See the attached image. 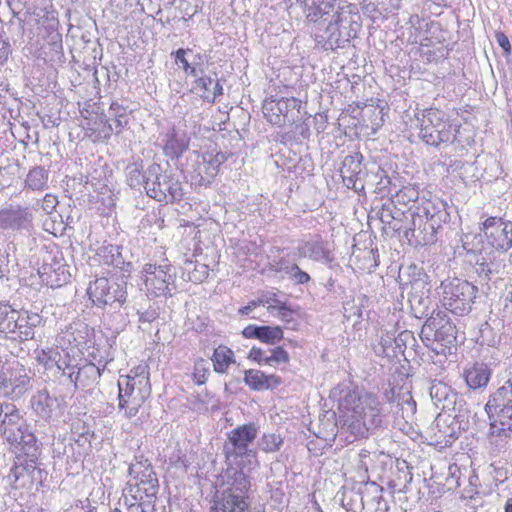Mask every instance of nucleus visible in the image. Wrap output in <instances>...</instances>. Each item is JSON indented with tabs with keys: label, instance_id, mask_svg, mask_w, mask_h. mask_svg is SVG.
Masks as SVG:
<instances>
[{
	"label": "nucleus",
	"instance_id": "obj_1",
	"mask_svg": "<svg viewBox=\"0 0 512 512\" xmlns=\"http://www.w3.org/2000/svg\"><path fill=\"white\" fill-rule=\"evenodd\" d=\"M338 403L343 426L357 438H366L370 431L381 426L382 414L378 398L370 393L361 394L350 384L335 386L329 395Z\"/></svg>",
	"mask_w": 512,
	"mask_h": 512
},
{
	"label": "nucleus",
	"instance_id": "obj_2",
	"mask_svg": "<svg viewBox=\"0 0 512 512\" xmlns=\"http://www.w3.org/2000/svg\"><path fill=\"white\" fill-rule=\"evenodd\" d=\"M228 467L222 482L216 489L210 512H253L251 509V477L244 472L241 463Z\"/></svg>",
	"mask_w": 512,
	"mask_h": 512
},
{
	"label": "nucleus",
	"instance_id": "obj_3",
	"mask_svg": "<svg viewBox=\"0 0 512 512\" xmlns=\"http://www.w3.org/2000/svg\"><path fill=\"white\" fill-rule=\"evenodd\" d=\"M118 408L125 418L136 416L139 409L151 394L149 372L146 367L138 366L118 380Z\"/></svg>",
	"mask_w": 512,
	"mask_h": 512
},
{
	"label": "nucleus",
	"instance_id": "obj_4",
	"mask_svg": "<svg viewBox=\"0 0 512 512\" xmlns=\"http://www.w3.org/2000/svg\"><path fill=\"white\" fill-rule=\"evenodd\" d=\"M492 435L512 436V377L490 394L485 404Z\"/></svg>",
	"mask_w": 512,
	"mask_h": 512
},
{
	"label": "nucleus",
	"instance_id": "obj_5",
	"mask_svg": "<svg viewBox=\"0 0 512 512\" xmlns=\"http://www.w3.org/2000/svg\"><path fill=\"white\" fill-rule=\"evenodd\" d=\"M417 114V119L421 122L420 137L430 146L438 147L441 144L459 142V129H454L452 123L446 117V114L435 108L424 109Z\"/></svg>",
	"mask_w": 512,
	"mask_h": 512
},
{
	"label": "nucleus",
	"instance_id": "obj_6",
	"mask_svg": "<svg viewBox=\"0 0 512 512\" xmlns=\"http://www.w3.org/2000/svg\"><path fill=\"white\" fill-rule=\"evenodd\" d=\"M87 294L92 303L99 308L108 307L116 311L120 309L127 300L128 287L124 276L119 278H96L90 282Z\"/></svg>",
	"mask_w": 512,
	"mask_h": 512
},
{
	"label": "nucleus",
	"instance_id": "obj_7",
	"mask_svg": "<svg viewBox=\"0 0 512 512\" xmlns=\"http://www.w3.org/2000/svg\"><path fill=\"white\" fill-rule=\"evenodd\" d=\"M144 188L158 202L174 203L183 198L182 185L171 174L163 173L159 164H151L143 174Z\"/></svg>",
	"mask_w": 512,
	"mask_h": 512
},
{
	"label": "nucleus",
	"instance_id": "obj_8",
	"mask_svg": "<svg viewBox=\"0 0 512 512\" xmlns=\"http://www.w3.org/2000/svg\"><path fill=\"white\" fill-rule=\"evenodd\" d=\"M447 202L439 197H431L423 200L421 213L426 214L420 231L413 237L412 243L416 246L432 245L437 241V233L443 224L450 221V213L447 210Z\"/></svg>",
	"mask_w": 512,
	"mask_h": 512
},
{
	"label": "nucleus",
	"instance_id": "obj_9",
	"mask_svg": "<svg viewBox=\"0 0 512 512\" xmlns=\"http://www.w3.org/2000/svg\"><path fill=\"white\" fill-rule=\"evenodd\" d=\"M259 426L253 422L239 425L227 434V442L224 444L223 453L227 461L245 459L249 465L258 466L257 452L250 448V444L256 439Z\"/></svg>",
	"mask_w": 512,
	"mask_h": 512
},
{
	"label": "nucleus",
	"instance_id": "obj_10",
	"mask_svg": "<svg viewBox=\"0 0 512 512\" xmlns=\"http://www.w3.org/2000/svg\"><path fill=\"white\" fill-rule=\"evenodd\" d=\"M443 305L453 314L463 316L472 309L478 288L472 283L459 278L446 279L441 282Z\"/></svg>",
	"mask_w": 512,
	"mask_h": 512
},
{
	"label": "nucleus",
	"instance_id": "obj_11",
	"mask_svg": "<svg viewBox=\"0 0 512 512\" xmlns=\"http://www.w3.org/2000/svg\"><path fill=\"white\" fill-rule=\"evenodd\" d=\"M421 338L424 342L433 341L437 346L432 349L437 354L445 353L456 346L457 329L444 312H433L422 326Z\"/></svg>",
	"mask_w": 512,
	"mask_h": 512
},
{
	"label": "nucleus",
	"instance_id": "obj_12",
	"mask_svg": "<svg viewBox=\"0 0 512 512\" xmlns=\"http://www.w3.org/2000/svg\"><path fill=\"white\" fill-rule=\"evenodd\" d=\"M31 388V377L27 369L14 362L0 371V392L11 400L19 399Z\"/></svg>",
	"mask_w": 512,
	"mask_h": 512
},
{
	"label": "nucleus",
	"instance_id": "obj_13",
	"mask_svg": "<svg viewBox=\"0 0 512 512\" xmlns=\"http://www.w3.org/2000/svg\"><path fill=\"white\" fill-rule=\"evenodd\" d=\"M301 101L294 97L270 99L263 105L266 119L273 125H292L301 120Z\"/></svg>",
	"mask_w": 512,
	"mask_h": 512
},
{
	"label": "nucleus",
	"instance_id": "obj_14",
	"mask_svg": "<svg viewBox=\"0 0 512 512\" xmlns=\"http://www.w3.org/2000/svg\"><path fill=\"white\" fill-rule=\"evenodd\" d=\"M143 273L147 289L152 290L155 296H172V292L176 290V271L169 263L145 264Z\"/></svg>",
	"mask_w": 512,
	"mask_h": 512
},
{
	"label": "nucleus",
	"instance_id": "obj_15",
	"mask_svg": "<svg viewBox=\"0 0 512 512\" xmlns=\"http://www.w3.org/2000/svg\"><path fill=\"white\" fill-rule=\"evenodd\" d=\"M487 243L495 250L507 252L512 248V222L502 217H488L480 226Z\"/></svg>",
	"mask_w": 512,
	"mask_h": 512
},
{
	"label": "nucleus",
	"instance_id": "obj_16",
	"mask_svg": "<svg viewBox=\"0 0 512 512\" xmlns=\"http://www.w3.org/2000/svg\"><path fill=\"white\" fill-rule=\"evenodd\" d=\"M30 402L35 414L45 421L60 417L66 405L63 396L51 394L47 388L37 391Z\"/></svg>",
	"mask_w": 512,
	"mask_h": 512
},
{
	"label": "nucleus",
	"instance_id": "obj_17",
	"mask_svg": "<svg viewBox=\"0 0 512 512\" xmlns=\"http://www.w3.org/2000/svg\"><path fill=\"white\" fill-rule=\"evenodd\" d=\"M38 273L42 282L51 288L61 287L66 284L71 277L63 257L53 256L51 253H47L43 258V264L39 268Z\"/></svg>",
	"mask_w": 512,
	"mask_h": 512
},
{
	"label": "nucleus",
	"instance_id": "obj_18",
	"mask_svg": "<svg viewBox=\"0 0 512 512\" xmlns=\"http://www.w3.org/2000/svg\"><path fill=\"white\" fill-rule=\"evenodd\" d=\"M363 156L359 152L347 155L342 161L340 175L347 188L362 191L367 173L362 164Z\"/></svg>",
	"mask_w": 512,
	"mask_h": 512
},
{
	"label": "nucleus",
	"instance_id": "obj_19",
	"mask_svg": "<svg viewBox=\"0 0 512 512\" xmlns=\"http://www.w3.org/2000/svg\"><path fill=\"white\" fill-rule=\"evenodd\" d=\"M32 213L29 208L10 205L0 209V230H28L32 224Z\"/></svg>",
	"mask_w": 512,
	"mask_h": 512
},
{
	"label": "nucleus",
	"instance_id": "obj_20",
	"mask_svg": "<svg viewBox=\"0 0 512 512\" xmlns=\"http://www.w3.org/2000/svg\"><path fill=\"white\" fill-rule=\"evenodd\" d=\"M430 397L434 405L443 411L460 412L464 400L450 386L440 381H435L430 386Z\"/></svg>",
	"mask_w": 512,
	"mask_h": 512
},
{
	"label": "nucleus",
	"instance_id": "obj_21",
	"mask_svg": "<svg viewBox=\"0 0 512 512\" xmlns=\"http://www.w3.org/2000/svg\"><path fill=\"white\" fill-rule=\"evenodd\" d=\"M423 200L421 199V205H409L407 210L404 211L401 224H394L393 229L398 232H403L405 238L412 243L413 237L420 231L426 214L421 213L423 209Z\"/></svg>",
	"mask_w": 512,
	"mask_h": 512
},
{
	"label": "nucleus",
	"instance_id": "obj_22",
	"mask_svg": "<svg viewBox=\"0 0 512 512\" xmlns=\"http://www.w3.org/2000/svg\"><path fill=\"white\" fill-rule=\"evenodd\" d=\"M491 375V367L482 361L469 363L463 370L464 380L467 386L473 390L485 388L490 381Z\"/></svg>",
	"mask_w": 512,
	"mask_h": 512
},
{
	"label": "nucleus",
	"instance_id": "obj_23",
	"mask_svg": "<svg viewBox=\"0 0 512 512\" xmlns=\"http://www.w3.org/2000/svg\"><path fill=\"white\" fill-rule=\"evenodd\" d=\"M3 421L4 424L0 425V434L7 441H16L19 432L22 429L25 430V426L28 424L15 404L8 407Z\"/></svg>",
	"mask_w": 512,
	"mask_h": 512
},
{
	"label": "nucleus",
	"instance_id": "obj_24",
	"mask_svg": "<svg viewBox=\"0 0 512 512\" xmlns=\"http://www.w3.org/2000/svg\"><path fill=\"white\" fill-rule=\"evenodd\" d=\"M243 337L257 339L265 344L274 345L283 339V330L279 326H258L250 324L242 330Z\"/></svg>",
	"mask_w": 512,
	"mask_h": 512
},
{
	"label": "nucleus",
	"instance_id": "obj_25",
	"mask_svg": "<svg viewBox=\"0 0 512 512\" xmlns=\"http://www.w3.org/2000/svg\"><path fill=\"white\" fill-rule=\"evenodd\" d=\"M41 453H19L16 457L15 465L10 470V476L17 481L24 474L35 478V473L41 474L42 470L38 467Z\"/></svg>",
	"mask_w": 512,
	"mask_h": 512
},
{
	"label": "nucleus",
	"instance_id": "obj_26",
	"mask_svg": "<svg viewBox=\"0 0 512 512\" xmlns=\"http://www.w3.org/2000/svg\"><path fill=\"white\" fill-rule=\"evenodd\" d=\"M383 489L374 482L366 483L362 512H388L389 506L382 496Z\"/></svg>",
	"mask_w": 512,
	"mask_h": 512
},
{
	"label": "nucleus",
	"instance_id": "obj_27",
	"mask_svg": "<svg viewBox=\"0 0 512 512\" xmlns=\"http://www.w3.org/2000/svg\"><path fill=\"white\" fill-rule=\"evenodd\" d=\"M366 483H360L357 488L344 487L341 492L340 502L348 512H362Z\"/></svg>",
	"mask_w": 512,
	"mask_h": 512
},
{
	"label": "nucleus",
	"instance_id": "obj_28",
	"mask_svg": "<svg viewBox=\"0 0 512 512\" xmlns=\"http://www.w3.org/2000/svg\"><path fill=\"white\" fill-rule=\"evenodd\" d=\"M159 490L158 478H150L146 480H137L128 483L125 489L126 493L141 496L145 499L156 501Z\"/></svg>",
	"mask_w": 512,
	"mask_h": 512
},
{
	"label": "nucleus",
	"instance_id": "obj_29",
	"mask_svg": "<svg viewBox=\"0 0 512 512\" xmlns=\"http://www.w3.org/2000/svg\"><path fill=\"white\" fill-rule=\"evenodd\" d=\"M101 377V369L92 362H87L77 369V389L92 387L98 383Z\"/></svg>",
	"mask_w": 512,
	"mask_h": 512
},
{
	"label": "nucleus",
	"instance_id": "obj_30",
	"mask_svg": "<svg viewBox=\"0 0 512 512\" xmlns=\"http://www.w3.org/2000/svg\"><path fill=\"white\" fill-rule=\"evenodd\" d=\"M24 36V21L17 16H13L8 22L0 20V37L10 43L22 41Z\"/></svg>",
	"mask_w": 512,
	"mask_h": 512
},
{
	"label": "nucleus",
	"instance_id": "obj_31",
	"mask_svg": "<svg viewBox=\"0 0 512 512\" xmlns=\"http://www.w3.org/2000/svg\"><path fill=\"white\" fill-rule=\"evenodd\" d=\"M232 156L233 153L227 151H219L215 154L211 152L203 155V166L207 180L209 181L210 179L216 177L220 171V166Z\"/></svg>",
	"mask_w": 512,
	"mask_h": 512
},
{
	"label": "nucleus",
	"instance_id": "obj_32",
	"mask_svg": "<svg viewBox=\"0 0 512 512\" xmlns=\"http://www.w3.org/2000/svg\"><path fill=\"white\" fill-rule=\"evenodd\" d=\"M128 472L132 477V481L157 478L151 463L143 456H135L134 462L130 464Z\"/></svg>",
	"mask_w": 512,
	"mask_h": 512
},
{
	"label": "nucleus",
	"instance_id": "obj_33",
	"mask_svg": "<svg viewBox=\"0 0 512 512\" xmlns=\"http://www.w3.org/2000/svg\"><path fill=\"white\" fill-rule=\"evenodd\" d=\"M12 445H16L20 449V453H41V448L37 443L35 435L30 431L29 424L25 426V430L19 432L16 441H8Z\"/></svg>",
	"mask_w": 512,
	"mask_h": 512
},
{
	"label": "nucleus",
	"instance_id": "obj_34",
	"mask_svg": "<svg viewBox=\"0 0 512 512\" xmlns=\"http://www.w3.org/2000/svg\"><path fill=\"white\" fill-rule=\"evenodd\" d=\"M98 255L102 258L104 264L115 268L124 269L126 265L125 258L122 255L121 247L117 245H106L99 249Z\"/></svg>",
	"mask_w": 512,
	"mask_h": 512
},
{
	"label": "nucleus",
	"instance_id": "obj_35",
	"mask_svg": "<svg viewBox=\"0 0 512 512\" xmlns=\"http://www.w3.org/2000/svg\"><path fill=\"white\" fill-rule=\"evenodd\" d=\"M19 312L10 305L0 302V333L9 335L15 332Z\"/></svg>",
	"mask_w": 512,
	"mask_h": 512
},
{
	"label": "nucleus",
	"instance_id": "obj_36",
	"mask_svg": "<svg viewBox=\"0 0 512 512\" xmlns=\"http://www.w3.org/2000/svg\"><path fill=\"white\" fill-rule=\"evenodd\" d=\"M214 371L217 373H225L231 363L234 362V352L227 346L220 345L211 357Z\"/></svg>",
	"mask_w": 512,
	"mask_h": 512
},
{
	"label": "nucleus",
	"instance_id": "obj_37",
	"mask_svg": "<svg viewBox=\"0 0 512 512\" xmlns=\"http://www.w3.org/2000/svg\"><path fill=\"white\" fill-rule=\"evenodd\" d=\"M188 149V144L180 138L173 129L167 134V141L164 145V153L170 158H179Z\"/></svg>",
	"mask_w": 512,
	"mask_h": 512
},
{
	"label": "nucleus",
	"instance_id": "obj_38",
	"mask_svg": "<svg viewBox=\"0 0 512 512\" xmlns=\"http://www.w3.org/2000/svg\"><path fill=\"white\" fill-rule=\"evenodd\" d=\"M309 257L314 261H323L326 264H329L332 267V262L334 261V257L331 255V252L327 245L322 241L310 242L305 246Z\"/></svg>",
	"mask_w": 512,
	"mask_h": 512
},
{
	"label": "nucleus",
	"instance_id": "obj_39",
	"mask_svg": "<svg viewBox=\"0 0 512 512\" xmlns=\"http://www.w3.org/2000/svg\"><path fill=\"white\" fill-rule=\"evenodd\" d=\"M48 171L41 166L31 169L26 178V186L34 191H43L47 188Z\"/></svg>",
	"mask_w": 512,
	"mask_h": 512
},
{
	"label": "nucleus",
	"instance_id": "obj_40",
	"mask_svg": "<svg viewBox=\"0 0 512 512\" xmlns=\"http://www.w3.org/2000/svg\"><path fill=\"white\" fill-rule=\"evenodd\" d=\"M403 214L404 210L397 208L396 204L392 200L388 203H384L378 212V216L381 222L389 225L392 224V226L394 224H401Z\"/></svg>",
	"mask_w": 512,
	"mask_h": 512
},
{
	"label": "nucleus",
	"instance_id": "obj_41",
	"mask_svg": "<svg viewBox=\"0 0 512 512\" xmlns=\"http://www.w3.org/2000/svg\"><path fill=\"white\" fill-rule=\"evenodd\" d=\"M124 501L128 507L129 512H155V502L145 499L141 496L126 493L124 494Z\"/></svg>",
	"mask_w": 512,
	"mask_h": 512
},
{
	"label": "nucleus",
	"instance_id": "obj_42",
	"mask_svg": "<svg viewBox=\"0 0 512 512\" xmlns=\"http://www.w3.org/2000/svg\"><path fill=\"white\" fill-rule=\"evenodd\" d=\"M395 343L394 332L383 333L380 337V341L373 347L374 352L377 356L396 358V353L393 352Z\"/></svg>",
	"mask_w": 512,
	"mask_h": 512
},
{
	"label": "nucleus",
	"instance_id": "obj_43",
	"mask_svg": "<svg viewBox=\"0 0 512 512\" xmlns=\"http://www.w3.org/2000/svg\"><path fill=\"white\" fill-rule=\"evenodd\" d=\"M33 326L29 324L28 317L19 314L15 332H10L6 337L20 342L33 339L35 334Z\"/></svg>",
	"mask_w": 512,
	"mask_h": 512
},
{
	"label": "nucleus",
	"instance_id": "obj_44",
	"mask_svg": "<svg viewBox=\"0 0 512 512\" xmlns=\"http://www.w3.org/2000/svg\"><path fill=\"white\" fill-rule=\"evenodd\" d=\"M392 201L396 205H421V202H419V191L414 186H404L395 194Z\"/></svg>",
	"mask_w": 512,
	"mask_h": 512
},
{
	"label": "nucleus",
	"instance_id": "obj_45",
	"mask_svg": "<svg viewBox=\"0 0 512 512\" xmlns=\"http://www.w3.org/2000/svg\"><path fill=\"white\" fill-rule=\"evenodd\" d=\"M244 383L254 391L268 390L266 374L260 370L248 369L244 372Z\"/></svg>",
	"mask_w": 512,
	"mask_h": 512
},
{
	"label": "nucleus",
	"instance_id": "obj_46",
	"mask_svg": "<svg viewBox=\"0 0 512 512\" xmlns=\"http://www.w3.org/2000/svg\"><path fill=\"white\" fill-rule=\"evenodd\" d=\"M75 446L85 450L86 448H90V440L85 434H80L77 439H74V443L70 442L68 445L64 447L63 455H66L67 458L69 459V453L71 452L72 461L78 462L84 456L85 452L78 450L77 453H75Z\"/></svg>",
	"mask_w": 512,
	"mask_h": 512
},
{
	"label": "nucleus",
	"instance_id": "obj_47",
	"mask_svg": "<svg viewBox=\"0 0 512 512\" xmlns=\"http://www.w3.org/2000/svg\"><path fill=\"white\" fill-rule=\"evenodd\" d=\"M283 442V438L279 434L264 433L258 441V446L265 453H275L281 449Z\"/></svg>",
	"mask_w": 512,
	"mask_h": 512
},
{
	"label": "nucleus",
	"instance_id": "obj_48",
	"mask_svg": "<svg viewBox=\"0 0 512 512\" xmlns=\"http://www.w3.org/2000/svg\"><path fill=\"white\" fill-rule=\"evenodd\" d=\"M395 339L396 343L393 346V352L396 353V357L399 355H404V352L408 347L413 349V347L416 345V338L413 332L409 330H403L397 336H395Z\"/></svg>",
	"mask_w": 512,
	"mask_h": 512
},
{
	"label": "nucleus",
	"instance_id": "obj_49",
	"mask_svg": "<svg viewBox=\"0 0 512 512\" xmlns=\"http://www.w3.org/2000/svg\"><path fill=\"white\" fill-rule=\"evenodd\" d=\"M476 341L481 346L487 345L490 347H494L498 343L496 334L487 322L480 324Z\"/></svg>",
	"mask_w": 512,
	"mask_h": 512
},
{
	"label": "nucleus",
	"instance_id": "obj_50",
	"mask_svg": "<svg viewBox=\"0 0 512 512\" xmlns=\"http://www.w3.org/2000/svg\"><path fill=\"white\" fill-rule=\"evenodd\" d=\"M267 310L271 314L277 316L283 322L289 323L293 321L294 310L286 303H282L281 305H269L267 306Z\"/></svg>",
	"mask_w": 512,
	"mask_h": 512
},
{
	"label": "nucleus",
	"instance_id": "obj_51",
	"mask_svg": "<svg viewBox=\"0 0 512 512\" xmlns=\"http://www.w3.org/2000/svg\"><path fill=\"white\" fill-rule=\"evenodd\" d=\"M289 361L288 352L282 347H276L268 351V365L275 367L278 364Z\"/></svg>",
	"mask_w": 512,
	"mask_h": 512
},
{
	"label": "nucleus",
	"instance_id": "obj_52",
	"mask_svg": "<svg viewBox=\"0 0 512 512\" xmlns=\"http://www.w3.org/2000/svg\"><path fill=\"white\" fill-rule=\"evenodd\" d=\"M209 375V363L204 359H199L194 365V380L196 384L203 385Z\"/></svg>",
	"mask_w": 512,
	"mask_h": 512
},
{
	"label": "nucleus",
	"instance_id": "obj_53",
	"mask_svg": "<svg viewBox=\"0 0 512 512\" xmlns=\"http://www.w3.org/2000/svg\"><path fill=\"white\" fill-rule=\"evenodd\" d=\"M129 124V116L127 115H117V118H114L113 124H108L107 129L104 130L105 137L111 135L114 131L116 135L120 134L122 130L127 127Z\"/></svg>",
	"mask_w": 512,
	"mask_h": 512
},
{
	"label": "nucleus",
	"instance_id": "obj_54",
	"mask_svg": "<svg viewBox=\"0 0 512 512\" xmlns=\"http://www.w3.org/2000/svg\"><path fill=\"white\" fill-rule=\"evenodd\" d=\"M38 359L41 363H43L46 370H53L55 368L56 363L60 359V353L58 351L52 350H50L49 352L43 351L42 355L39 356Z\"/></svg>",
	"mask_w": 512,
	"mask_h": 512
},
{
	"label": "nucleus",
	"instance_id": "obj_55",
	"mask_svg": "<svg viewBox=\"0 0 512 512\" xmlns=\"http://www.w3.org/2000/svg\"><path fill=\"white\" fill-rule=\"evenodd\" d=\"M209 266L206 264H197L189 273V279L193 282H203L209 276Z\"/></svg>",
	"mask_w": 512,
	"mask_h": 512
},
{
	"label": "nucleus",
	"instance_id": "obj_56",
	"mask_svg": "<svg viewBox=\"0 0 512 512\" xmlns=\"http://www.w3.org/2000/svg\"><path fill=\"white\" fill-rule=\"evenodd\" d=\"M288 276L291 280L294 281L295 284H306L311 280L310 275L307 272L301 270L297 264H293Z\"/></svg>",
	"mask_w": 512,
	"mask_h": 512
},
{
	"label": "nucleus",
	"instance_id": "obj_57",
	"mask_svg": "<svg viewBox=\"0 0 512 512\" xmlns=\"http://www.w3.org/2000/svg\"><path fill=\"white\" fill-rule=\"evenodd\" d=\"M248 359L259 365H268V351H264L259 347H252L248 354Z\"/></svg>",
	"mask_w": 512,
	"mask_h": 512
},
{
	"label": "nucleus",
	"instance_id": "obj_58",
	"mask_svg": "<svg viewBox=\"0 0 512 512\" xmlns=\"http://www.w3.org/2000/svg\"><path fill=\"white\" fill-rule=\"evenodd\" d=\"M475 271L480 277L486 280L490 279V275L492 273L490 263H488L484 257L477 259L475 264Z\"/></svg>",
	"mask_w": 512,
	"mask_h": 512
},
{
	"label": "nucleus",
	"instance_id": "obj_59",
	"mask_svg": "<svg viewBox=\"0 0 512 512\" xmlns=\"http://www.w3.org/2000/svg\"><path fill=\"white\" fill-rule=\"evenodd\" d=\"M65 367L63 368V376L67 379L70 385L74 387L75 390H77V384L76 383V376H77V369L79 368L77 365H71L68 362H64Z\"/></svg>",
	"mask_w": 512,
	"mask_h": 512
},
{
	"label": "nucleus",
	"instance_id": "obj_60",
	"mask_svg": "<svg viewBox=\"0 0 512 512\" xmlns=\"http://www.w3.org/2000/svg\"><path fill=\"white\" fill-rule=\"evenodd\" d=\"M141 184H144L143 174H141L140 170L136 166L130 167L128 185L132 188H135Z\"/></svg>",
	"mask_w": 512,
	"mask_h": 512
},
{
	"label": "nucleus",
	"instance_id": "obj_61",
	"mask_svg": "<svg viewBox=\"0 0 512 512\" xmlns=\"http://www.w3.org/2000/svg\"><path fill=\"white\" fill-rule=\"evenodd\" d=\"M212 83L213 80L210 77L201 76L194 81L193 89L200 90L202 92L201 94L210 93V86L212 85Z\"/></svg>",
	"mask_w": 512,
	"mask_h": 512
},
{
	"label": "nucleus",
	"instance_id": "obj_62",
	"mask_svg": "<svg viewBox=\"0 0 512 512\" xmlns=\"http://www.w3.org/2000/svg\"><path fill=\"white\" fill-rule=\"evenodd\" d=\"M57 204V196L53 194H46L42 200L41 208L46 214H51Z\"/></svg>",
	"mask_w": 512,
	"mask_h": 512
},
{
	"label": "nucleus",
	"instance_id": "obj_63",
	"mask_svg": "<svg viewBox=\"0 0 512 512\" xmlns=\"http://www.w3.org/2000/svg\"><path fill=\"white\" fill-rule=\"evenodd\" d=\"M293 264L294 263L289 262L285 258H280L279 260L273 261L272 269L276 272H280V273H284V274L288 275Z\"/></svg>",
	"mask_w": 512,
	"mask_h": 512
},
{
	"label": "nucleus",
	"instance_id": "obj_64",
	"mask_svg": "<svg viewBox=\"0 0 512 512\" xmlns=\"http://www.w3.org/2000/svg\"><path fill=\"white\" fill-rule=\"evenodd\" d=\"M495 38L498 43V45L503 49L504 54L506 56L510 55L511 53V45L508 37L505 35L504 32L497 31L495 33Z\"/></svg>",
	"mask_w": 512,
	"mask_h": 512
}]
</instances>
